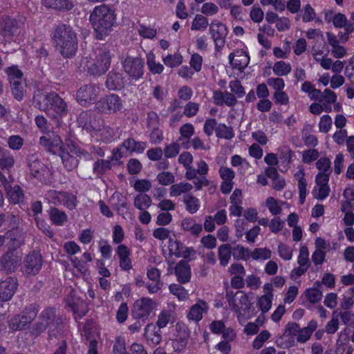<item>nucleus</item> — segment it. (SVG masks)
I'll return each mask as SVG.
<instances>
[{
	"label": "nucleus",
	"mask_w": 354,
	"mask_h": 354,
	"mask_svg": "<svg viewBox=\"0 0 354 354\" xmlns=\"http://www.w3.org/2000/svg\"><path fill=\"white\" fill-rule=\"evenodd\" d=\"M110 200L112 206L117 210L118 213L123 218H126V216L129 213L127 198L120 193L115 192Z\"/></svg>",
	"instance_id": "nucleus-19"
},
{
	"label": "nucleus",
	"mask_w": 354,
	"mask_h": 354,
	"mask_svg": "<svg viewBox=\"0 0 354 354\" xmlns=\"http://www.w3.org/2000/svg\"><path fill=\"white\" fill-rule=\"evenodd\" d=\"M218 259L220 263L223 266H225L228 264L231 256L232 254V250L230 245L223 244L218 248Z\"/></svg>",
	"instance_id": "nucleus-39"
},
{
	"label": "nucleus",
	"mask_w": 354,
	"mask_h": 354,
	"mask_svg": "<svg viewBox=\"0 0 354 354\" xmlns=\"http://www.w3.org/2000/svg\"><path fill=\"white\" fill-rule=\"evenodd\" d=\"M124 71L131 78L140 79L144 74V62L138 57H127L122 62Z\"/></svg>",
	"instance_id": "nucleus-6"
},
{
	"label": "nucleus",
	"mask_w": 354,
	"mask_h": 354,
	"mask_svg": "<svg viewBox=\"0 0 354 354\" xmlns=\"http://www.w3.org/2000/svg\"><path fill=\"white\" fill-rule=\"evenodd\" d=\"M163 251L165 254L168 253L170 256L185 259L191 258L196 254V251L194 248L187 247L172 239H169L168 245L165 246Z\"/></svg>",
	"instance_id": "nucleus-7"
},
{
	"label": "nucleus",
	"mask_w": 354,
	"mask_h": 354,
	"mask_svg": "<svg viewBox=\"0 0 354 354\" xmlns=\"http://www.w3.org/2000/svg\"><path fill=\"white\" fill-rule=\"evenodd\" d=\"M181 226L184 230L190 232L194 235H198L202 231V225L192 218H185L182 221Z\"/></svg>",
	"instance_id": "nucleus-40"
},
{
	"label": "nucleus",
	"mask_w": 354,
	"mask_h": 354,
	"mask_svg": "<svg viewBox=\"0 0 354 354\" xmlns=\"http://www.w3.org/2000/svg\"><path fill=\"white\" fill-rule=\"evenodd\" d=\"M147 65L149 71L153 74H160L164 70V66L156 62V56L153 53L147 54Z\"/></svg>",
	"instance_id": "nucleus-36"
},
{
	"label": "nucleus",
	"mask_w": 354,
	"mask_h": 354,
	"mask_svg": "<svg viewBox=\"0 0 354 354\" xmlns=\"http://www.w3.org/2000/svg\"><path fill=\"white\" fill-rule=\"evenodd\" d=\"M321 284L319 281H316L313 284V287L309 288L305 291L306 299L312 304H315L321 300L322 292L320 290Z\"/></svg>",
	"instance_id": "nucleus-33"
},
{
	"label": "nucleus",
	"mask_w": 354,
	"mask_h": 354,
	"mask_svg": "<svg viewBox=\"0 0 354 354\" xmlns=\"http://www.w3.org/2000/svg\"><path fill=\"white\" fill-rule=\"evenodd\" d=\"M42 4L47 7L59 10H70L73 4L68 0H42Z\"/></svg>",
	"instance_id": "nucleus-37"
},
{
	"label": "nucleus",
	"mask_w": 354,
	"mask_h": 354,
	"mask_svg": "<svg viewBox=\"0 0 354 354\" xmlns=\"http://www.w3.org/2000/svg\"><path fill=\"white\" fill-rule=\"evenodd\" d=\"M279 160V170L281 172H286L290 167L294 153L288 146H280L277 149Z\"/></svg>",
	"instance_id": "nucleus-16"
},
{
	"label": "nucleus",
	"mask_w": 354,
	"mask_h": 354,
	"mask_svg": "<svg viewBox=\"0 0 354 354\" xmlns=\"http://www.w3.org/2000/svg\"><path fill=\"white\" fill-rule=\"evenodd\" d=\"M17 286V280L8 278L0 283V298L3 301H8L13 296Z\"/></svg>",
	"instance_id": "nucleus-24"
},
{
	"label": "nucleus",
	"mask_w": 354,
	"mask_h": 354,
	"mask_svg": "<svg viewBox=\"0 0 354 354\" xmlns=\"http://www.w3.org/2000/svg\"><path fill=\"white\" fill-rule=\"evenodd\" d=\"M175 319L174 312L170 310H164L159 314L156 324L159 328H164L168 323L174 321Z\"/></svg>",
	"instance_id": "nucleus-42"
},
{
	"label": "nucleus",
	"mask_w": 354,
	"mask_h": 354,
	"mask_svg": "<svg viewBox=\"0 0 354 354\" xmlns=\"http://www.w3.org/2000/svg\"><path fill=\"white\" fill-rule=\"evenodd\" d=\"M30 174L41 181H46L50 175V169L37 160H31L29 163Z\"/></svg>",
	"instance_id": "nucleus-21"
},
{
	"label": "nucleus",
	"mask_w": 354,
	"mask_h": 354,
	"mask_svg": "<svg viewBox=\"0 0 354 354\" xmlns=\"http://www.w3.org/2000/svg\"><path fill=\"white\" fill-rule=\"evenodd\" d=\"M147 147V144L143 142H137L133 139H127L123 142V148L126 149L128 153L132 152L142 153Z\"/></svg>",
	"instance_id": "nucleus-34"
},
{
	"label": "nucleus",
	"mask_w": 354,
	"mask_h": 354,
	"mask_svg": "<svg viewBox=\"0 0 354 354\" xmlns=\"http://www.w3.org/2000/svg\"><path fill=\"white\" fill-rule=\"evenodd\" d=\"M215 132L216 136L221 138L231 139L234 136L232 129L223 124H220L216 127Z\"/></svg>",
	"instance_id": "nucleus-58"
},
{
	"label": "nucleus",
	"mask_w": 354,
	"mask_h": 354,
	"mask_svg": "<svg viewBox=\"0 0 354 354\" xmlns=\"http://www.w3.org/2000/svg\"><path fill=\"white\" fill-rule=\"evenodd\" d=\"M273 298L271 296L262 295L259 297L257 306L263 313L268 312L272 304Z\"/></svg>",
	"instance_id": "nucleus-56"
},
{
	"label": "nucleus",
	"mask_w": 354,
	"mask_h": 354,
	"mask_svg": "<svg viewBox=\"0 0 354 354\" xmlns=\"http://www.w3.org/2000/svg\"><path fill=\"white\" fill-rule=\"evenodd\" d=\"M5 71L10 78V84L13 83V82L23 80V79H22L23 73L18 68L17 66H12L8 67L6 69Z\"/></svg>",
	"instance_id": "nucleus-60"
},
{
	"label": "nucleus",
	"mask_w": 354,
	"mask_h": 354,
	"mask_svg": "<svg viewBox=\"0 0 354 354\" xmlns=\"http://www.w3.org/2000/svg\"><path fill=\"white\" fill-rule=\"evenodd\" d=\"M151 205V198L144 194H138L134 199L135 207L140 210H144L150 207Z\"/></svg>",
	"instance_id": "nucleus-47"
},
{
	"label": "nucleus",
	"mask_w": 354,
	"mask_h": 354,
	"mask_svg": "<svg viewBox=\"0 0 354 354\" xmlns=\"http://www.w3.org/2000/svg\"><path fill=\"white\" fill-rule=\"evenodd\" d=\"M227 298L229 306L237 313L238 319L239 322H241V315H245L246 310H248L250 307V301L248 297L243 292L236 291L234 297H231V295L227 293Z\"/></svg>",
	"instance_id": "nucleus-8"
},
{
	"label": "nucleus",
	"mask_w": 354,
	"mask_h": 354,
	"mask_svg": "<svg viewBox=\"0 0 354 354\" xmlns=\"http://www.w3.org/2000/svg\"><path fill=\"white\" fill-rule=\"evenodd\" d=\"M50 218L53 223L57 225H62L66 221L67 216L66 214L57 209L53 208L50 211Z\"/></svg>",
	"instance_id": "nucleus-54"
},
{
	"label": "nucleus",
	"mask_w": 354,
	"mask_h": 354,
	"mask_svg": "<svg viewBox=\"0 0 354 354\" xmlns=\"http://www.w3.org/2000/svg\"><path fill=\"white\" fill-rule=\"evenodd\" d=\"M271 335L268 330L261 331L254 339L252 346L254 349L261 348L264 343L270 337Z\"/></svg>",
	"instance_id": "nucleus-61"
},
{
	"label": "nucleus",
	"mask_w": 354,
	"mask_h": 354,
	"mask_svg": "<svg viewBox=\"0 0 354 354\" xmlns=\"http://www.w3.org/2000/svg\"><path fill=\"white\" fill-rule=\"evenodd\" d=\"M145 335L147 339L153 344H158L161 341L160 334L156 331V326L150 324L145 329Z\"/></svg>",
	"instance_id": "nucleus-41"
},
{
	"label": "nucleus",
	"mask_w": 354,
	"mask_h": 354,
	"mask_svg": "<svg viewBox=\"0 0 354 354\" xmlns=\"http://www.w3.org/2000/svg\"><path fill=\"white\" fill-rule=\"evenodd\" d=\"M110 64V54L106 52L99 55L94 61L84 59L81 64L84 70L86 68L93 75H100L104 73L109 69Z\"/></svg>",
	"instance_id": "nucleus-5"
},
{
	"label": "nucleus",
	"mask_w": 354,
	"mask_h": 354,
	"mask_svg": "<svg viewBox=\"0 0 354 354\" xmlns=\"http://www.w3.org/2000/svg\"><path fill=\"white\" fill-rule=\"evenodd\" d=\"M317 328V322L315 320H310L307 326L302 328H300V330L297 337V341L299 343H305L310 339L313 333Z\"/></svg>",
	"instance_id": "nucleus-30"
},
{
	"label": "nucleus",
	"mask_w": 354,
	"mask_h": 354,
	"mask_svg": "<svg viewBox=\"0 0 354 354\" xmlns=\"http://www.w3.org/2000/svg\"><path fill=\"white\" fill-rule=\"evenodd\" d=\"M35 102L41 110L44 111L50 117L59 119L67 114V104L57 94L37 93Z\"/></svg>",
	"instance_id": "nucleus-2"
},
{
	"label": "nucleus",
	"mask_w": 354,
	"mask_h": 354,
	"mask_svg": "<svg viewBox=\"0 0 354 354\" xmlns=\"http://www.w3.org/2000/svg\"><path fill=\"white\" fill-rule=\"evenodd\" d=\"M175 274L179 283H188L191 279V268L188 263L180 261L175 268Z\"/></svg>",
	"instance_id": "nucleus-28"
},
{
	"label": "nucleus",
	"mask_w": 354,
	"mask_h": 354,
	"mask_svg": "<svg viewBox=\"0 0 354 354\" xmlns=\"http://www.w3.org/2000/svg\"><path fill=\"white\" fill-rule=\"evenodd\" d=\"M156 306V303L151 299L142 298L134 303L132 313L136 318L147 319Z\"/></svg>",
	"instance_id": "nucleus-13"
},
{
	"label": "nucleus",
	"mask_w": 354,
	"mask_h": 354,
	"mask_svg": "<svg viewBox=\"0 0 354 354\" xmlns=\"http://www.w3.org/2000/svg\"><path fill=\"white\" fill-rule=\"evenodd\" d=\"M208 309V304L205 301L198 299L195 304L191 306L187 318L189 320L198 322L202 319L203 313H207Z\"/></svg>",
	"instance_id": "nucleus-23"
},
{
	"label": "nucleus",
	"mask_w": 354,
	"mask_h": 354,
	"mask_svg": "<svg viewBox=\"0 0 354 354\" xmlns=\"http://www.w3.org/2000/svg\"><path fill=\"white\" fill-rule=\"evenodd\" d=\"M11 86L12 92L15 97L18 100H21L25 92V82L24 80L13 82V83L11 84Z\"/></svg>",
	"instance_id": "nucleus-53"
},
{
	"label": "nucleus",
	"mask_w": 354,
	"mask_h": 354,
	"mask_svg": "<svg viewBox=\"0 0 354 354\" xmlns=\"http://www.w3.org/2000/svg\"><path fill=\"white\" fill-rule=\"evenodd\" d=\"M106 86L110 90L120 89L124 84L122 75L115 72H111L106 80Z\"/></svg>",
	"instance_id": "nucleus-35"
},
{
	"label": "nucleus",
	"mask_w": 354,
	"mask_h": 354,
	"mask_svg": "<svg viewBox=\"0 0 354 354\" xmlns=\"http://www.w3.org/2000/svg\"><path fill=\"white\" fill-rule=\"evenodd\" d=\"M98 88L93 85H87L80 88L77 93V100L82 105L95 99Z\"/></svg>",
	"instance_id": "nucleus-26"
},
{
	"label": "nucleus",
	"mask_w": 354,
	"mask_h": 354,
	"mask_svg": "<svg viewBox=\"0 0 354 354\" xmlns=\"http://www.w3.org/2000/svg\"><path fill=\"white\" fill-rule=\"evenodd\" d=\"M54 40L64 56L70 57L75 53L77 46L76 35L71 27L58 26L54 33Z\"/></svg>",
	"instance_id": "nucleus-4"
},
{
	"label": "nucleus",
	"mask_w": 354,
	"mask_h": 354,
	"mask_svg": "<svg viewBox=\"0 0 354 354\" xmlns=\"http://www.w3.org/2000/svg\"><path fill=\"white\" fill-rule=\"evenodd\" d=\"M301 91L308 93L311 99H317L321 95V91L316 89L309 82H305L301 85Z\"/></svg>",
	"instance_id": "nucleus-59"
},
{
	"label": "nucleus",
	"mask_w": 354,
	"mask_h": 354,
	"mask_svg": "<svg viewBox=\"0 0 354 354\" xmlns=\"http://www.w3.org/2000/svg\"><path fill=\"white\" fill-rule=\"evenodd\" d=\"M162 62L168 67H177L182 64L183 57L179 53H176L174 55L169 54L162 57Z\"/></svg>",
	"instance_id": "nucleus-50"
},
{
	"label": "nucleus",
	"mask_w": 354,
	"mask_h": 354,
	"mask_svg": "<svg viewBox=\"0 0 354 354\" xmlns=\"http://www.w3.org/2000/svg\"><path fill=\"white\" fill-rule=\"evenodd\" d=\"M187 210L190 214L196 213L200 208L201 203L199 199L192 196L186 195L183 199Z\"/></svg>",
	"instance_id": "nucleus-46"
},
{
	"label": "nucleus",
	"mask_w": 354,
	"mask_h": 354,
	"mask_svg": "<svg viewBox=\"0 0 354 354\" xmlns=\"http://www.w3.org/2000/svg\"><path fill=\"white\" fill-rule=\"evenodd\" d=\"M89 19L99 39L106 36L116 24L115 10L104 4L95 6Z\"/></svg>",
	"instance_id": "nucleus-1"
},
{
	"label": "nucleus",
	"mask_w": 354,
	"mask_h": 354,
	"mask_svg": "<svg viewBox=\"0 0 354 354\" xmlns=\"http://www.w3.org/2000/svg\"><path fill=\"white\" fill-rule=\"evenodd\" d=\"M97 108L102 112L106 113H115L122 108L120 97L115 95H111L97 104Z\"/></svg>",
	"instance_id": "nucleus-15"
},
{
	"label": "nucleus",
	"mask_w": 354,
	"mask_h": 354,
	"mask_svg": "<svg viewBox=\"0 0 354 354\" xmlns=\"http://www.w3.org/2000/svg\"><path fill=\"white\" fill-rule=\"evenodd\" d=\"M84 128L88 131H93L96 135L99 134L102 139H109V136L106 135V133L109 135L111 129L104 127L103 121L100 118H95L94 120H90L89 122H86Z\"/></svg>",
	"instance_id": "nucleus-20"
},
{
	"label": "nucleus",
	"mask_w": 354,
	"mask_h": 354,
	"mask_svg": "<svg viewBox=\"0 0 354 354\" xmlns=\"http://www.w3.org/2000/svg\"><path fill=\"white\" fill-rule=\"evenodd\" d=\"M316 167L319 171L318 174H327L329 177L331 173L330 160L328 158L322 157L316 162Z\"/></svg>",
	"instance_id": "nucleus-51"
},
{
	"label": "nucleus",
	"mask_w": 354,
	"mask_h": 354,
	"mask_svg": "<svg viewBox=\"0 0 354 354\" xmlns=\"http://www.w3.org/2000/svg\"><path fill=\"white\" fill-rule=\"evenodd\" d=\"M272 257V252L269 248H255L251 251V257L256 261H265L270 259Z\"/></svg>",
	"instance_id": "nucleus-45"
},
{
	"label": "nucleus",
	"mask_w": 354,
	"mask_h": 354,
	"mask_svg": "<svg viewBox=\"0 0 354 354\" xmlns=\"http://www.w3.org/2000/svg\"><path fill=\"white\" fill-rule=\"evenodd\" d=\"M325 20L328 22L332 21L337 28H344L346 31L345 35H342L340 36L343 42H346L348 40V35L354 30L353 25L348 24L346 16L342 13L335 14L332 10L326 11Z\"/></svg>",
	"instance_id": "nucleus-9"
},
{
	"label": "nucleus",
	"mask_w": 354,
	"mask_h": 354,
	"mask_svg": "<svg viewBox=\"0 0 354 354\" xmlns=\"http://www.w3.org/2000/svg\"><path fill=\"white\" fill-rule=\"evenodd\" d=\"M66 303L71 308L76 317H80L87 312L86 304L79 297H76L74 292L67 298Z\"/></svg>",
	"instance_id": "nucleus-25"
},
{
	"label": "nucleus",
	"mask_w": 354,
	"mask_h": 354,
	"mask_svg": "<svg viewBox=\"0 0 354 354\" xmlns=\"http://www.w3.org/2000/svg\"><path fill=\"white\" fill-rule=\"evenodd\" d=\"M266 206L270 212L273 215L279 214L281 212V207L279 202L273 197H268L266 199Z\"/></svg>",
	"instance_id": "nucleus-62"
},
{
	"label": "nucleus",
	"mask_w": 354,
	"mask_h": 354,
	"mask_svg": "<svg viewBox=\"0 0 354 354\" xmlns=\"http://www.w3.org/2000/svg\"><path fill=\"white\" fill-rule=\"evenodd\" d=\"M232 255L234 259L247 261L251 257V251L242 245H238L234 248Z\"/></svg>",
	"instance_id": "nucleus-52"
},
{
	"label": "nucleus",
	"mask_w": 354,
	"mask_h": 354,
	"mask_svg": "<svg viewBox=\"0 0 354 354\" xmlns=\"http://www.w3.org/2000/svg\"><path fill=\"white\" fill-rule=\"evenodd\" d=\"M111 167V163L109 160H100L95 162L93 171L97 175H102Z\"/></svg>",
	"instance_id": "nucleus-55"
},
{
	"label": "nucleus",
	"mask_w": 354,
	"mask_h": 354,
	"mask_svg": "<svg viewBox=\"0 0 354 354\" xmlns=\"http://www.w3.org/2000/svg\"><path fill=\"white\" fill-rule=\"evenodd\" d=\"M229 61L233 68L240 71L244 69L250 62V57L248 53L243 50H237L230 54Z\"/></svg>",
	"instance_id": "nucleus-17"
},
{
	"label": "nucleus",
	"mask_w": 354,
	"mask_h": 354,
	"mask_svg": "<svg viewBox=\"0 0 354 354\" xmlns=\"http://www.w3.org/2000/svg\"><path fill=\"white\" fill-rule=\"evenodd\" d=\"M208 26V19L202 15L197 14L192 21L191 29L196 31H204Z\"/></svg>",
	"instance_id": "nucleus-44"
},
{
	"label": "nucleus",
	"mask_w": 354,
	"mask_h": 354,
	"mask_svg": "<svg viewBox=\"0 0 354 354\" xmlns=\"http://www.w3.org/2000/svg\"><path fill=\"white\" fill-rule=\"evenodd\" d=\"M37 310L35 306L25 309L20 315L15 317L10 322V328L13 330L22 329L36 317Z\"/></svg>",
	"instance_id": "nucleus-14"
},
{
	"label": "nucleus",
	"mask_w": 354,
	"mask_h": 354,
	"mask_svg": "<svg viewBox=\"0 0 354 354\" xmlns=\"http://www.w3.org/2000/svg\"><path fill=\"white\" fill-rule=\"evenodd\" d=\"M272 71L276 75H287L291 71V66L289 63H286L283 61H279L274 64Z\"/></svg>",
	"instance_id": "nucleus-48"
},
{
	"label": "nucleus",
	"mask_w": 354,
	"mask_h": 354,
	"mask_svg": "<svg viewBox=\"0 0 354 354\" xmlns=\"http://www.w3.org/2000/svg\"><path fill=\"white\" fill-rule=\"evenodd\" d=\"M332 118L328 115H323L319 122V130L322 133L328 132L332 127Z\"/></svg>",
	"instance_id": "nucleus-64"
},
{
	"label": "nucleus",
	"mask_w": 354,
	"mask_h": 354,
	"mask_svg": "<svg viewBox=\"0 0 354 354\" xmlns=\"http://www.w3.org/2000/svg\"><path fill=\"white\" fill-rule=\"evenodd\" d=\"M329 177L327 174H317L315 177V185L312 191L313 197L319 201L326 199L330 192L328 185Z\"/></svg>",
	"instance_id": "nucleus-12"
},
{
	"label": "nucleus",
	"mask_w": 354,
	"mask_h": 354,
	"mask_svg": "<svg viewBox=\"0 0 354 354\" xmlns=\"http://www.w3.org/2000/svg\"><path fill=\"white\" fill-rule=\"evenodd\" d=\"M41 267V256L39 252H33L26 259L24 272L26 274H36Z\"/></svg>",
	"instance_id": "nucleus-18"
},
{
	"label": "nucleus",
	"mask_w": 354,
	"mask_h": 354,
	"mask_svg": "<svg viewBox=\"0 0 354 354\" xmlns=\"http://www.w3.org/2000/svg\"><path fill=\"white\" fill-rule=\"evenodd\" d=\"M4 187L7 192L8 198L11 203L16 204L22 201L24 194L19 185H12L8 182L5 184Z\"/></svg>",
	"instance_id": "nucleus-29"
},
{
	"label": "nucleus",
	"mask_w": 354,
	"mask_h": 354,
	"mask_svg": "<svg viewBox=\"0 0 354 354\" xmlns=\"http://www.w3.org/2000/svg\"><path fill=\"white\" fill-rule=\"evenodd\" d=\"M299 330L300 326L297 323L289 322L287 324L282 335L286 347L290 348L295 345V337H297Z\"/></svg>",
	"instance_id": "nucleus-22"
},
{
	"label": "nucleus",
	"mask_w": 354,
	"mask_h": 354,
	"mask_svg": "<svg viewBox=\"0 0 354 354\" xmlns=\"http://www.w3.org/2000/svg\"><path fill=\"white\" fill-rule=\"evenodd\" d=\"M192 185L189 183H180L174 184L170 187V196H179L183 194L189 192L192 189Z\"/></svg>",
	"instance_id": "nucleus-38"
},
{
	"label": "nucleus",
	"mask_w": 354,
	"mask_h": 354,
	"mask_svg": "<svg viewBox=\"0 0 354 354\" xmlns=\"http://www.w3.org/2000/svg\"><path fill=\"white\" fill-rule=\"evenodd\" d=\"M23 241V235L17 230L8 232L5 237L0 236V246L6 243L9 248H14L20 245Z\"/></svg>",
	"instance_id": "nucleus-27"
},
{
	"label": "nucleus",
	"mask_w": 354,
	"mask_h": 354,
	"mask_svg": "<svg viewBox=\"0 0 354 354\" xmlns=\"http://www.w3.org/2000/svg\"><path fill=\"white\" fill-rule=\"evenodd\" d=\"M40 144L53 153H57L67 170H73L77 167V160L64 151L62 141L55 132H46L44 136L40 138Z\"/></svg>",
	"instance_id": "nucleus-3"
},
{
	"label": "nucleus",
	"mask_w": 354,
	"mask_h": 354,
	"mask_svg": "<svg viewBox=\"0 0 354 354\" xmlns=\"http://www.w3.org/2000/svg\"><path fill=\"white\" fill-rule=\"evenodd\" d=\"M278 253L279 257L284 261H289L292 258V249L288 245L280 243L278 245Z\"/></svg>",
	"instance_id": "nucleus-57"
},
{
	"label": "nucleus",
	"mask_w": 354,
	"mask_h": 354,
	"mask_svg": "<svg viewBox=\"0 0 354 354\" xmlns=\"http://www.w3.org/2000/svg\"><path fill=\"white\" fill-rule=\"evenodd\" d=\"M169 290L179 301H186L189 298V292L183 286L172 283L169 285Z\"/></svg>",
	"instance_id": "nucleus-43"
},
{
	"label": "nucleus",
	"mask_w": 354,
	"mask_h": 354,
	"mask_svg": "<svg viewBox=\"0 0 354 354\" xmlns=\"http://www.w3.org/2000/svg\"><path fill=\"white\" fill-rule=\"evenodd\" d=\"M351 204L348 202H344L342 204L341 210L344 213L343 221L348 226H351L354 224V214L351 211Z\"/></svg>",
	"instance_id": "nucleus-49"
},
{
	"label": "nucleus",
	"mask_w": 354,
	"mask_h": 354,
	"mask_svg": "<svg viewBox=\"0 0 354 354\" xmlns=\"http://www.w3.org/2000/svg\"><path fill=\"white\" fill-rule=\"evenodd\" d=\"M231 164L234 167H239L238 169L241 173H243L249 167L248 162L239 155H234L232 157Z\"/></svg>",
	"instance_id": "nucleus-63"
},
{
	"label": "nucleus",
	"mask_w": 354,
	"mask_h": 354,
	"mask_svg": "<svg viewBox=\"0 0 354 354\" xmlns=\"http://www.w3.org/2000/svg\"><path fill=\"white\" fill-rule=\"evenodd\" d=\"M189 330L185 324L177 322L171 338L172 346L176 351H181L186 346Z\"/></svg>",
	"instance_id": "nucleus-11"
},
{
	"label": "nucleus",
	"mask_w": 354,
	"mask_h": 354,
	"mask_svg": "<svg viewBox=\"0 0 354 354\" xmlns=\"http://www.w3.org/2000/svg\"><path fill=\"white\" fill-rule=\"evenodd\" d=\"M55 317V310L53 309L44 310L39 318V322L37 326V333L44 330L53 321Z\"/></svg>",
	"instance_id": "nucleus-31"
},
{
	"label": "nucleus",
	"mask_w": 354,
	"mask_h": 354,
	"mask_svg": "<svg viewBox=\"0 0 354 354\" xmlns=\"http://www.w3.org/2000/svg\"><path fill=\"white\" fill-rule=\"evenodd\" d=\"M53 197L57 200V202L67 207L68 209H73L75 205V197L73 194H68L65 192H53Z\"/></svg>",
	"instance_id": "nucleus-32"
},
{
	"label": "nucleus",
	"mask_w": 354,
	"mask_h": 354,
	"mask_svg": "<svg viewBox=\"0 0 354 354\" xmlns=\"http://www.w3.org/2000/svg\"><path fill=\"white\" fill-rule=\"evenodd\" d=\"M209 33L214 42L216 49L222 48L228 34L227 26L220 21L214 19L209 26Z\"/></svg>",
	"instance_id": "nucleus-10"
}]
</instances>
